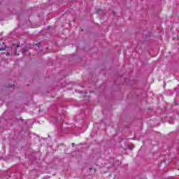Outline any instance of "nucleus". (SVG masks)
I'll return each instance as SVG.
<instances>
[{
  "label": "nucleus",
  "mask_w": 179,
  "mask_h": 179,
  "mask_svg": "<svg viewBox=\"0 0 179 179\" xmlns=\"http://www.w3.org/2000/svg\"><path fill=\"white\" fill-rule=\"evenodd\" d=\"M100 13V10H98V13Z\"/></svg>",
  "instance_id": "nucleus-8"
},
{
  "label": "nucleus",
  "mask_w": 179,
  "mask_h": 179,
  "mask_svg": "<svg viewBox=\"0 0 179 179\" xmlns=\"http://www.w3.org/2000/svg\"><path fill=\"white\" fill-rule=\"evenodd\" d=\"M7 57H9V55H10V53H9V52H8L6 55Z\"/></svg>",
  "instance_id": "nucleus-4"
},
{
  "label": "nucleus",
  "mask_w": 179,
  "mask_h": 179,
  "mask_svg": "<svg viewBox=\"0 0 179 179\" xmlns=\"http://www.w3.org/2000/svg\"><path fill=\"white\" fill-rule=\"evenodd\" d=\"M6 50V46L0 48V51H5Z\"/></svg>",
  "instance_id": "nucleus-3"
},
{
  "label": "nucleus",
  "mask_w": 179,
  "mask_h": 179,
  "mask_svg": "<svg viewBox=\"0 0 179 179\" xmlns=\"http://www.w3.org/2000/svg\"><path fill=\"white\" fill-rule=\"evenodd\" d=\"M19 47H20V45L17 44L15 45V43L12 44V50H14V54L15 55H19V53H17V48H19Z\"/></svg>",
  "instance_id": "nucleus-1"
},
{
  "label": "nucleus",
  "mask_w": 179,
  "mask_h": 179,
  "mask_svg": "<svg viewBox=\"0 0 179 179\" xmlns=\"http://www.w3.org/2000/svg\"><path fill=\"white\" fill-rule=\"evenodd\" d=\"M27 51H29V50L27 48H22V54H24L25 52H27Z\"/></svg>",
  "instance_id": "nucleus-2"
},
{
  "label": "nucleus",
  "mask_w": 179,
  "mask_h": 179,
  "mask_svg": "<svg viewBox=\"0 0 179 179\" xmlns=\"http://www.w3.org/2000/svg\"><path fill=\"white\" fill-rule=\"evenodd\" d=\"M36 45H38V47H40V43H37Z\"/></svg>",
  "instance_id": "nucleus-5"
},
{
  "label": "nucleus",
  "mask_w": 179,
  "mask_h": 179,
  "mask_svg": "<svg viewBox=\"0 0 179 179\" xmlns=\"http://www.w3.org/2000/svg\"><path fill=\"white\" fill-rule=\"evenodd\" d=\"M71 145L72 146H75V143H73Z\"/></svg>",
  "instance_id": "nucleus-6"
},
{
  "label": "nucleus",
  "mask_w": 179,
  "mask_h": 179,
  "mask_svg": "<svg viewBox=\"0 0 179 179\" xmlns=\"http://www.w3.org/2000/svg\"><path fill=\"white\" fill-rule=\"evenodd\" d=\"M89 170H93V168H90Z\"/></svg>",
  "instance_id": "nucleus-7"
}]
</instances>
